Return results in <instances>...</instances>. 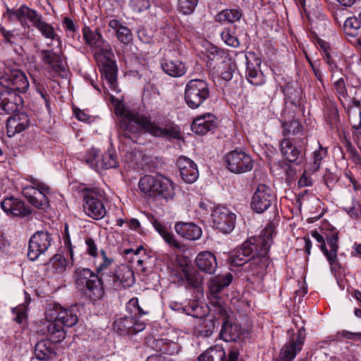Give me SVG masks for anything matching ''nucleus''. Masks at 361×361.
<instances>
[{"mask_svg": "<svg viewBox=\"0 0 361 361\" xmlns=\"http://www.w3.org/2000/svg\"><path fill=\"white\" fill-rule=\"evenodd\" d=\"M274 228V224L269 223L259 236L251 237L238 246L229 256L231 267H241L251 276L262 278L271 263L268 252Z\"/></svg>", "mask_w": 361, "mask_h": 361, "instance_id": "1", "label": "nucleus"}, {"mask_svg": "<svg viewBox=\"0 0 361 361\" xmlns=\"http://www.w3.org/2000/svg\"><path fill=\"white\" fill-rule=\"evenodd\" d=\"M141 133H149L154 137L166 139H179L180 132L178 127L169 120L152 122L147 116L128 111L119 122V137L134 141L137 135Z\"/></svg>", "mask_w": 361, "mask_h": 361, "instance_id": "2", "label": "nucleus"}, {"mask_svg": "<svg viewBox=\"0 0 361 361\" xmlns=\"http://www.w3.org/2000/svg\"><path fill=\"white\" fill-rule=\"evenodd\" d=\"M77 312L75 306L65 309L58 304L54 305L52 308L50 307L47 309L46 317L53 320L47 325V331L51 341L59 343L65 339L66 332L63 326L72 327L78 323Z\"/></svg>", "mask_w": 361, "mask_h": 361, "instance_id": "3", "label": "nucleus"}, {"mask_svg": "<svg viewBox=\"0 0 361 361\" xmlns=\"http://www.w3.org/2000/svg\"><path fill=\"white\" fill-rule=\"evenodd\" d=\"M74 277L77 288L90 300H99L104 295V289L97 273L87 268H78Z\"/></svg>", "mask_w": 361, "mask_h": 361, "instance_id": "4", "label": "nucleus"}, {"mask_svg": "<svg viewBox=\"0 0 361 361\" xmlns=\"http://www.w3.org/2000/svg\"><path fill=\"white\" fill-rule=\"evenodd\" d=\"M0 85L6 91H12L15 94L25 93L30 87L27 76L22 71L3 65L0 66Z\"/></svg>", "mask_w": 361, "mask_h": 361, "instance_id": "5", "label": "nucleus"}, {"mask_svg": "<svg viewBox=\"0 0 361 361\" xmlns=\"http://www.w3.org/2000/svg\"><path fill=\"white\" fill-rule=\"evenodd\" d=\"M210 96L208 82L202 79L190 80L185 87L184 99L192 109L202 106Z\"/></svg>", "mask_w": 361, "mask_h": 361, "instance_id": "6", "label": "nucleus"}, {"mask_svg": "<svg viewBox=\"0 0 361 361\" xmlns=\"http://www.w3.org/2000/svg\"><path fill=\"white\" fill-rule=\"evenodd\" d=\"M103 192L97 188H85L82 190L83 211L89 217L99 220L106 213Z\"/></svg>", "mask_w": 361, "mask_h": 361, "instance_id": "7", "label": "nucleus"}, {"mask_svg": "<svg viewBox=\"0 0 361 361\" xmlns=\"http://www.w3.org/2000/svg\"><path fill=\"white\" fill-rule=\"evenodd\" d=\"M307 145L305 137L295 138L293 140L287 137L280 141L279 147L281 153L286 159L299 166L305 161Z\"/></svg>", "mask_w": 361, "mask_h": 361, "instance_id": "8", "label": "nucleus"}, {"mask_svg": "<svg viewBox=\"0 0 361 361\" xmlns=\"http://www.w3.org/2000/svg\"><path fill=\"white\" fill-rule=\"evenodd\" d=\"M53 241L51 234L47 231L35 232L30 238L27 250V257L31 261H35L44 254L51 246Z\"/></svg>", "mask_w": 361, "mask_h": 361, "instance_id": "9", "label": "nucleus"}, {"mask_svg": "<svg viewBox=\"0 0 361 361\" xmlns=\"http://www.w3.org/2000/svg\"><path fill=\"white\" fill-rule=\"evenodd\" d=\"M276 200L274 190L265 184H259L252 195L251 208L261 214L267 210Z\"/></svg>", "mask_w": 361, "mask_h": 361, "instance_id": "10", "label": "nucleus"}, {"mask_svg": "<svg viewBox=\"0 0 361 361\" xmlns=\"http://www.w3.org/2000/svg\"><path fill=\"white\" fill-rule=\"evenodd\" d=\"M225 161L228 169L234 173H243L253 168V161L250 156L242 150L234 149L228 152Z\"/></svg>", "mask_w": 361, "mask_h": 361, "instance_id": "11", "label": "nucleus"}, {"mask_svg": "<svg viewBox=\"0 0 361 361\" xmlns=\"http://www.w3.org/2000/svg\"><path fill=\"white\" fill-rule=\"evenodd\" d=\"M305 338V334L302 329L296 334H292L291 338L282 347L279 357L272 361H293L296 355L302 350Z\"/></svg>", "mask_w": 361, "mask_h": 361, "instance_id": "12", "label": "nucleus"}, {"mask_svg": "<svg viewBox=\"0 0 361 361\" xmlns=\"http://www.w3.org/2000/svg\"><path fill=\"white\" fill-rule=\"evenodd\" d=\"M4 16H7L9 21L17 20L22 27H29L28 23H30L35 27L42 16L35 10L23 5L16 10L7 8Z\"/></svg>", "mask_w": 361, "mask_h": 361, "instance_id": "13", "label": "nucleus"}, {"mask_svg": "<svg viewBox=\"0 0 361 361\" xmlns=\"http://www.w3.org/2000/svg\"><path fill=\"white\" fill-rule=\"evenodd\" d=\"M218 311L222 317L220 338L226 342H237L242 334L240 325L233 321L224 308L219 307Z\"/></svg>", "mask_w": 361, "mask_h": 361, "instance_id": "14", "label": "nucleus"}, {"mask_svg": "<svg viewBox=\"0 0 361 361\" xmlns=\"http://www.w3.org/2000/svg\"><path fill=\"white\" fill-rule=\"evenodd\" d=\"M212 217L214 226L222 233H229L235 228V214L225 207H216Z\"/></svg>", "mask_w": 361, "mask_h": 361, "instance_id": "15", "label": "nucleus"}, {"mask_svg": "<svg viewBox=\"0 0 361 361\" xmlns=\"http://www.w3.org/2000/svg\"><path fill=\"white\" fill-rule=\"evenodd\" d=\"M23 99L18 94L12 91H0V115H10L20 111Z\"/></svg>", "mask_w": 361, "mask_h": 361, "instance_id": "16", "label": "nucleus"}, {"mask_svg": "<svg viewBox=\"0 0 361 361\" xmlns=\"http://www.w3.org/2000/svg\"><path fill=\"white\" fill-rule=\"evenodd\" d=\"M3 211L7 215L13 217L24 218L30 215L32 212L25 202L13 196L7 197L1 202Z\"/></svg>", "mask_w": 361, "mask_h": 361, "instance_id": "17", "label": "nucleus"}, {"mask_svg": "<svg viewBox=\"0 0 361 361\" xmlns=\"http://www.w3.org/2000/svg\"><path fill=\"white\" fill-rule=\"evenodd\" d=\"M176 166L178 168L180 175L186 183H195L199 177V171L196 164L190 159L180 156L176 160Z\"/></svg>", "mask_w": 361, "mask_h": 361, "instance_id": "18", "label": "nucleus"}, {"mask_svg": "<svg viewBox=\"0 0 361 361\" xmlns=\"http://www.w3.org/2000/svg\"><path fill=\"white\" fill-rule=\"evenodd\" d=\"M83 38L85 42L92 47H94L99 51L109 52L111 47L102 37L97 29L92 30L89 27L85 26L82 29Z\"/></svg>", "mask_w": 361, "mask_h": 361, "instance_id": "19", "label": "nucleus"}, {"mask_svg": "<svg viewBox=\"0 0 361 361\" xmlns=\"http://www.w3.org/2000/svg\"><path fill=\"white\" fill-rule=\"evenodd\" d=\"M6 122L7 133L9 137L20 133L25 130L29 126L30 119L27 115L24 112L12 114Z\"/></svg>", "mask_w": 361, "mask_h": 361, "instance_id": "20", "label": "nucleus"}, {"mask_svg": "<svg viewBox=\"0 0 361 361\" xmlns=\"http://www.w3.org/2000/svg\"><path fill=\"white\" fill-rule=\"evenodd\" d=\"M178 272L180 278L186 281V287L197 289L200 287L203 278L198 271L192 269L189 264H181Z\"/></svg>", "mask_w": 361, "mask_h": 361, "instance_id": "21", "label": "nucleus"}, {"mask_svg": "<svg viewBox=\"0 0 361 361\" xmlns=\"http://www.w3.org/2000/svg\"><path fill=\"white\" fill-rule=\"evenodd\" d=\"M216 128L215 117L210 114L196 118L191 125L192 130L198 135H205Z\"/></svg>", "mask_w": 361, "mask_h": 361, "instance_id": "22", "label": "nucleus"}, {"mask_svg": "<svg viewBox=\"0 0 361 361\" xmlns=\"http://www.w3.org/2000/svg\"><path fill=\"white\" fill-rule=\"evenodd\" d=\"M195 264L200 271L209 274H214L217 267L215 255L209 251L200 252L195 258Z\"/></svg>", "mask_w": 361, "mask_h": 361, "instance_id": "23", "label": "nucleus"}, {"mask_svg": "<svg viewBox=\"0 0 361 361\" xmlns=\"http://www.w3.org/2000/svg\"><path fill=\"white\" fill-rule=\"evenodd\" d=\"M175 230L178 235L190 240H197L202 235L201 228L193 223L178 222Z\"/></svg>", "mask_w": 361, "mask_h": 361, "instance_id": "24", "label": "nucleus"}, {"mask_svg": "<svg viewBox=\"0 0 361 361\" xmlns=\"http://www.w3.org/2000/svg\"><path fill=\"white\" fill-rule=\"evenodd\" d=\"M49 340H42L37 343L35 347V355L37 359L39 360H47L56 355L53 343H56L51 340L49 335Z\"/></svg>", "mask_w": 361, "mask_h": 361, "instance_id": "25", "label": "nucleus"}, {"mask_svg": "<svg viewBox=\"0 0 361 361\" xmlns=\"http://www.w3.org/2000/svg\"><path fill=\"white\" fill-rule=\"evenodd\" d=\"M102 76L104 77L112 90L117 85V66L116 63L109 59H106L99 66Z\"/></svg>", "mask_w": 361, "mask_h": 361, "instance_id": "26", "label": "nucleus"}, {"mask_svg": "<svg viewBox=\"0 0 361 361\" xmlns=\"http://www.w3.org/2000/svg\"><path fill=\"white\" fill-rule=\"evenodd\" d=\"M159 175L142 177L138 183L140 191L149 196H157Z\"/></svg>", "mask_w": 361, "mask_h": 361, "instance_id": "27", "label": "nucleus"}, {"mask_svg": "<svg viewBox=\"0 0 361 361\" xmlns=\"http://www.w3.org/2000/svg\"><path fill=\"white\" fill-rule=\"evenodd\" d=\"M161 67L165 73L172 77H180L186 72L184 63L169 59H163L161 62Z\"/></svg>", "mask_w": 361, "mask_h": 361, "instance_id": "28", "label": "nucleus"}, {"mask_svg": "<svg viewBox=\"0 0 361 361\" xmlns=\"http://www.w3.org/2000/svg\"><path fill=\"white\" fill-rule=\"evenodd\" d=\"M217 319L215 317H204L200 318L195 326L197 334L202 337H209L214 331Z\"/></svg>", "mask_w": 361, "mask_h": 361, "instance_id": "29", "label": "nucleus"}, {"mask_svg": "<svg viewBox=\"0 0 361 361\" xmlns=\"http://www.w3.org/2000/svg\"><path fill=\"white\" fill-rule=\"evenodd\" d=\"M157 195L161 196L164 199L172 200L175 196V187L173 183L168 178L159 175Z\"/></svg>", "mask_w": 361, "mask_h": 361, "instance_id": "30", "label": "nucleus"}, {"mask_svg": "<svg viewBox=\"0 0 361 361\" xmlns=\"http://www.w3.org/2000/svg\"><path fill=\"white\" fill-rule=\"evenodd\" d=\"M109 26L116 33L117 38L121 42L128 44L132 40L131 30L123 25L119 20H111L109 23Z\"/></svg>", "mask_w": 361, "mask_h": 361, "instance_id": "31", "label": "nucleus"}, {"mask_svg": "<svg viewBox=\"0 0 361 361\" xmlns=\"http://www.w3.org/2000/svg\"><path fill=\"white\" fill-rule=\"evenodd\" d=\"M114 272L123 288L130 287L135 283L134 273L128 266L122 265L118 267Z\"/></svg>", "mask_w": 361, "mask_h": 361, "instance_id": "32", "label": "nucleus"}, {"mask_svg": "<svg viewBox=\"0 0 361 361\" xmlns=\"http://www.w3.org/2000/svg\"><path fill=\"white\" fill-rule=\"evenodd\" d=\"M242 16V12L238 9H224L216 14L215 20L221 23H234Z\"/></svg>", "mask_w": 361, "mask_h": 361, "instance_id": "33", "label": "nucleus"}, {"mask_svg": "<svg viewBox=\"0 0 361 361\" xmlns=\"http://www.w3.org/2000/svg\"><path fill=\"white\" fill-rule=\"evenodd\" d=\"M226 353L220 346L216 345L205 350L198 357L199 361H224Z\"/></svg>", "mask_w": 361, "mask_h": 361, "instance_id": "34", "label": "nucleus"}, {"mask_svg": "<svg viewBox=\"0 0 361 361\" xmlns=\"http://www.w3.org/2000/svg\"><path fill=\"white\" fill-rule=\"evenodd\" d=\"M133 326V316L121 317L114 322V329L120 335H130Z\"/></svg>", "mask_w": 361, "mask_h": 361, "instance_id": "35", "label": "nucleus"}, {"mask_svg": "<svg viewBox=\"0 0 361 361\" xmlns=\"http://www.w3.org/2000/svg\"><path fill=\"white\" fill-rule=\"evenodd\" d=\"M283 135L285 137L298 136L297 138H302L303 135V128L302 125L298 120L293 119L291 121H285L283 123Z\"/></svg>", "mask_w": 361, "mask_h": 361, "instance_id": "36", "label": "nucleus"}, {"mask_svg": "<svg viewBox=\"0 0 361 361\" xmlns=\"http://www.w3.org/2000/svg\"><path fill=\"white\" fill-rule=\"evenodd\" d=\"M326 242L330 247V250H327L326 252H323L324 255L326 257L329 262L332 265L333 263L336 259L337 252L338 249V245L337 244L338 240V235L337 233H333L331 235H327L326 236Z\"/></svg>", "mask_w": 361, "mask_h": 361, "instance_id": "37", "label": "nucleus"}, {"mask_svg": "<svg viewBox=\"0 0 361 361\" xmlns=\"http://www.w3.org/2000/svg\"><path fill=\"white\" fill-rule=\"evenodd\" d=\"M99 279L104 288V286L111 290H118L123 288L118 276L114 271L108 272V274H102L101 276H99Z\"/></svg>", "mask_w": 361, "mask_h": 361, "instance_id": "38", "label": "nucleus"}, {"mask_svg": "<svg viewBox=\"0 0 361 361\" xmlns=\"http://www.w3.org/2000/svg\"><path fill=\"white\" fill-rule=\"evenodd\" d=\"M245 76L252 85H261L264 83L263 74L253 64L247 61V70Z\"/></svg>", "mask_w": 361, "mask_h": 361, "instance_id": "39", "label": "nucleus"}, {"mask_svg": "<svg viewBox=\"0 0 361 361\" xmlns=\"http://www.w3.org/2000/svg\"><path fill=\"white\" fill-rule=\"evenodd\" d=\"M27 201L36 208L46 211L49 207V202L43 192H34L33 195L26 196Z\"/></svg>", "mask_w": 361, "mask_h": 361, "instance_id": "40", "label": "nucleus"}, {"mask_svg": "<svg viewBox=\"0 0 361 361\" xmlns=\"http://www.w3.org/2000/svg\"><path fill=\"white\" fill-rule=\"evenodd\" d=\"M35 27H36L40 32L42 35L47 39L55 40L58 38V35L56 34L54 27L51 25L44 21L42 16L35 25Z\"/></svg>", "mask_w": 361, "mask_h": 361, "instance_id": "41", "label": "nucleus"}, {"mask_svg": "<svg viewBox=\"0 0 361 361\" xmlns=\"http://www.w3.org/2000/svg\"><path fill=\"white\" fill-rule=\"evenodd\" d=\"M99 164L104 169L116 168L119 165L117 155L113 150L105 152L99 160Z\"/></svg>", "mask_w": 361, "mask_h": 361, "instance_id": "42", "label": "nucleus"}, {"mask_svg": "<svg viewBox=\"0 0 361 361\" xmlns=\"http://www.w3.org/2000/svg\"><path fill=\"white\" fill-rule=\"evenodd\" d=\"M360 22L359 19L356 17H350L348 18L343 25V30L345 33L347 35L356 37L360 32L358 31V29L360 27Z\"/></svg>", "mask_w": 361, "mask_h": 361, "instance_id": "43", "label": "nucleus"}, {"mask_svg": "<svg viewBox=\"0 0 361 361\" xmlns=\"http://www.w3.org/2000/svg\"><path fill=\"white\" fill-rule=\"evenodd\" d=\"M40 55L44 63L49 64L53 67H60L61 63V56L52 50H42Z\"/></svg>", "mask_w": 361, "mask_h": 361, "instance_id": "44", "label": "nucleus"}, {"mask_svg": "<svg viewBox=\"0 0 361 361\" xmlns=\"http://www.w3.org/2000/svg\"><path fill=\"white\" fill-rule=\"evenodd\" d=\"M127 310L131 314V316H142L149 313V310L146 307H142L140 305L138 298H131L126 305Z\"/></svg>", "mask_w": 361, "mask_h": 361, "instance_id": "45", "label": "nucleus"}, {"mask_svg": "<svg viewBox=\"0 0 361 361\" xmlns=\"http://www.w3.org/2000/svg\"><path fill=\"white\" fill-rule=\"evenodd\" d=\"M326 154L327 149L323 147L320 144H319V149L314 150L313 152L314 160L310 168L312 172H316L320 169L322 161L326 156Z\"/></svg>", "mask_w": 361, "mask_h": 361, "instance_id": "46", "label": "nucleus"}, {"mask_svg": "<svg viewBox=\"0 0 361 361\" xmlns=\"http://www.w3.org/2000/svg\"><path fill=\"white\" fill-rule=\"evenodd\" d=\"M235 65L231 59L222 62V70L221 71V77L226 81H229L233 78V73L235 71Z\"/></svg>", "mask_w": 361, "mask_h": 361, "instance_id": "47", "label": "nucleus"}, {"mask_svg": "<svg viewBox=\"0 0 361 361\" xmlns=\"http://www.w3.org/2000/svg\"><path fill=\"white\" fill-rule=\"evenodd\" d=\"M334 85L341 104L344 106V100H346L348 97L344 79L343 78H339L334 82Z\"/></svg>", "mask_w": 361, "mask_h": 361, "instance_id": "48", "label": "nucleus"}, {"mask_svg": "<svg viewBox=\"0 0 361 361\" xmlns=\"http://www.w3.org/2000/svg\"><path fill=\"white\" fill-rule=\"evenodd\" d=\"M198 0H178V9L183 14L192 13L197 6Z\"/></svg>", "mask_w": 361, "mask_h": 361, "instance_id": "49", "label": "nucleus"}, {"mask_svg": "<svg viewBox=\"0 0 361 361\" xmlns=\"http://www.w3.org/2000/svg\"><path fill=\"white\" fill-rule=\"evenodd\" d=\"M101 255L102 256V262L97 267V274L98 276H101L102 274H108L106 271L114 263V259L106 256V252L102 250Z\"/></svg>", "mask_w": 361, "mask_h": 361, "instance_id": "50", "label": "nucleus"}, {"mask_svg": "<svg viewBox=\"0 0 361 361\" xmlns=\"http://www.w3.org/2000/svg\"><path fill=\"white\" fill-rule=\"evenodd\" d=\"M52 267L58 274H61L66 269V259L61 255H56L53 257Z\"/></svg>", "mask_w": 361, "mask_h": 361, "instance_id": "51", "label": "nucleus"}, {"mask_svg": "<svg viewBox=\"0 0 361 361\" xmlns=\"http://www.w3.org/2000/svg\"><path fill=\"white\" fill-rule=\"evenodd\" d=\"M221 38L225 43L232 47L236 48L240 46V42L238 37L233 35L230 31H224L221 33Z\"/></svg>", "mask_w": 361, "mask_h": 361, "instance_id": "52", "label": "nucleus"}, {"mask_svg": "<svg viewBox=\"0 0 361 361\" xmlns=\"http://www.w3.org/2000/svg\"><path fill=\"white\" fill-rule=\"evenodd\" d=\"M242 348L243 345L241 343V341L232 345L229 350L228 358L226 359L225 357L224 359V361H236L239 356V352L240 350H242Z\"/></svg>", "mask_w": 361, "mask_h": 361, "instance_id": "53", "label": "nucleus"}, {"mask_svg": "<svg viewBox=\"0 0 361 361\" xmlns=\"http://www.w3.org/2000/svg\"><path fill=\"white\" fill-rule=\"evenodd\" d=\"M130 6L134 11L142 12L147 10L150 7L149 0H131Z\"/></svg>", "mask_w": 361, "mask_h": 361, "instance_id": "54", "label": "nucleus"}, {"mask_svg": "<svg viewBox=\"0 0 361 361\" xmlns=\"http://www.w3.org/2000/svg\"><path fill=\"white\" fill-rule=\"evenodd\" d=\"M63 24L68 36L74 37L76 32V27L73 21L71 18L65 17L63 20Z\"/></svg>", "mask_w": 361, "mask_h": 361, "instance_id": "55", "label": "nucleus"}, {"mask_svg": "<svg viewBox=\"0 0 361 361\" xmlns=\"http://www.w3.org/2000/svg\"><path fill=\"white\" fill-rule=\"evenodd\" d=\"M99 157V152L96 149H91L88 152V157L86 159V161L91 166L95 165L98 166L99 160L97 158Z\"/></svg>", "mask_w": 361, "mask_h": 361, "instance_id": "56", "label": "nucleus"}, {"mask_svg": "<svg viewBox=\"0 0 361 361\" xmlns=\"http://www.w3.org/2000/svg\"><path fill=\"white\" fill-rule=\"evenodd\" d=\"M213 278L224 288L228 286L233 280V276L231 273H226L224 275H218Z\"/></svg>", "mask_w": 361, "mask_h": 361, "instance_id": "57", "label": "nucleus"}, {"mask_svg": "<svg viewBox=\"0 0 361 361\" xmlns=\"http://www.w3.org/2000/svg\"><path fill=\"white\" fill-rule=\"evenodd\" d=\"M0 33L4 37V41L6 43L15 44L16 35L11 31L6 30L4 27H0Z\"/></svg>", "mask_w": 361, "mask_h": 361, "instance_id": "58", "label": "nucleus"}, {"mask_svg": "<svg viewBox=\"0 0 361 361\" xmlns=\"http://www.w3.org/2000/svg\"><path fill=\"white\" fill-rule=\"evenodd\" d=\"M32 183L35 185L36 189L37 190V191L35 192H43L46 195L50 192V188L44 183H42L35 178H32Z\"/></svg>", "mask_w": 361, "mask_h": 361, "instance_id": "59", "label": "nucleus"}, {"mask_svg": "<svg viewBox=\"0 0 361 361\" xmlns=\"http://www.w3.org/2000/svg\"><path fill=\"white\" fill-rule=\"evenodd\" d=\"M208 288L212 295L219 293L224 288L214 278H212L208 282Z\"/></svg>", "mask_w": 361, "mask_h": 361, "instance_id": "60", "label": "nucleus"}, {"mask_svg": "<svg viewBox=\"0 0 361 361\" xmlns=\"http://www.w3.org/2000/svg\"><path fill=\"white\" fill-rule=\"evenodd\" d=\"M190 308V312H188V314L191 316L197 318H201L203 316H205V312L202 313V307H200L197 304L193 302L189 307Z\"/></svg>", "mask_w": 361, "mask_h": 361, "instance_id": "61", "label": "nucleus"}, {"mask_svg": "<svg viewBox=\"0 0 361 361\" xmlns=\"http://www.w3.org/2000/svg\"><path fill=\"white\" fill-rule=\"evenodd\" d=\"M146 324L144 322L137 320L133 317V326L131 329L130 335H134L143 331L145 329Z\"/></svg>", "mask_w": 361, "mask_h": 361, "instance_id": "62", "label": "nucleus"}, {"mask_svg": "<svg viewBox=\"0 0 361 361\" xmlns=\"http://www.w3.org/2000/svg\"><path fill=\"white\" fill-rule=\"evenodd\" d=\"M312 236L319 243H320V248L323 252L327 253V248L325 244V240L324 237L317 231H313L311 233Z\"/></svg>", "mask_w": 361, "mask_h": 361, "instance_id": "63", "label": "nucleus"}, {"mask_svg": "<svg viewBox=\"0 0 361 361\" xmlns=\"http://www.w3.org/2000/svg\"><path fill=\"white\" fill-rule=\"evenodd\" d=\"M338 334L343 338H345L351 340H360L361 339V332L353 333L346 330H343L338 332Z\"/></svg>", "mask_w": 361, "mask_h": 361, "instance_id": "64", "label": "nucleus"}]
</instances>
